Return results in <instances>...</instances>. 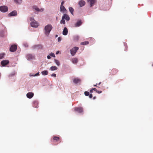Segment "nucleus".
Listing matches in <instances>:
<instances>
[{
    "label": "nucleus",
    "mask_w": 153,
    "mask_h": 153,
    "mask_svg": "<svg viewBox=\"0 0 153 153\" xmlns=\"http://www.w3.org/2000/svg\"><path fill=\"white\" fill-rule=\"evenodd\" d=\"M90 39L92 40H93L94 41V39L92 38H90Z\"/></svg>",
    "instance_id": "79ce46f5"
},
{
    "label": "nucleus",
    "mask_w": 153,
    "mask_h": 153,
    "mask_svg": "<svg viewBox=\"0 0 153 153\" xmlns=\"http://www.w3.org/2000/svg\"><path fill=\"white\" fill-rule=\"evenodd\" d=\"M39 75V72H38L37 73L35 74H30V76H37Z\"/></svg>",
    "instance_id": "c85d7f7f"
},
{
    "label": "nucleus",
    "mask_w": 153,
    "mask_h": 153,
    "mask_svg": "<svg viewBox=\"0 0 153 153\" xmlns=\"http://www.w3.org/2000/svg\"><path fill=\"white\" fill-rule=\"evenodd\" d=\"M79 37L78 36H75L74 37V40L75 41H77L79 39Z\"/></svg>",
    "instance_id": "2f4dec72"
},
{
    "label": "nucleus",
    "mask_w": 153,
    "mask_h": 153,
    "mask_svg": "<svg viewBox=\"0 0 153 153\" xmlns=\"http://www.w3.org/2000/svg\"><path fill=\"white\" fill-rule=\"evenodd\" d=\"M101 82H99V84H98V85H100L101 84Z\"/></svg>",
    "instance_id": "49530a36"
},
{
    "label": "nucleus",
    "mask_w": 153,
    "mask_h": 153,
    "mask_svg": "<svg viewBox=\"0 0 153 153\" xmlns=\"http://www.w3.org/2000/svg\"><path fill=\"white\" fill-rule=\"evenodd\" d=\"M60 23L61 24H65V21L64 20V17H62V19L60 21Z\"/></svg>",
    "instance_id": "c756f323"
},
{
    "label": "nucleus",
    "mask_w": 153,
    "mask_h": 153,
    "mask_svg": "<svg viewBox=\"0 0 153 153\" xmlns=\"http://www.w3.org/2000/svg\"><path fill=\"white\" fill-rule=\"evenodd\" d=\"M94 90V91H96L99 94H100L102 93L101 91H97V89L95 88H92L90 90V92L91 93L93 92V91Z\"/></svg>",
    "instance_id": "2eb2a0df"
},
{
    "label": "nucleus",
    "mask_w": 153,
    "mask_h": 153,
    "mask_svg": "<svg viewBox=\"0 0 153 153\" xmlns=\"http://www.w3.org/2000/svg\"><path fill=\"white\" fill-rule=\"evenodd\" d=\"M61 40V39L60 37H59L58 38V42H60Z\"/></svg>",
    "instance_id": "4c0bfd02"
},
{
    "label": "nucleus",
    "mask_w": 153,
    "mask_h": 153,
    "mask_svg": "<svg viewBox=\"0 0 153 153\" xmlns=\"http://www.w3.org/2000/svg\"><path fill=\"white\" fill-rule=\"evenodd\" d=\"M41 73L43 75H46L48 74V71H47L45 70L42 71Z\"/></svg>",
    "instance_id": "bb28decb"
},
{
    "label": "nucleus",
    "mask_w": 153,
    "mask_h": 153,
    "mask_svg": "<svg viewBox=\"0 0 153 153\" xmlns=\"http://www.w3.org/2000/svg\"><path fill=\"white\" fill-rule=\"evenodd\" d=\"M9 63V61L8 60H4L1 62V64L2 66H4L7 64Z\"/></svg>",
    "instance_id": "f8f14e48"
},
{
    "label": "nucleus",
    "mask_w": 153,
    "mask_h": 153,
    "mask_svg": "<svg viewBox=\"0 0 153 153\" xmlns=\"http://www.w3.org/2000/svg\"><path fill=\"white\" fill-rule=\"evenodd\" d=\"M33 106L35 108H37L38 107L36 105H38V102L37 101H35L33 102Z\"/></svg>",
    "instance_id": "cd10ccee"
},
{
    "label": "nucleus",
    "mask_w": 153,
    "mask_h": 153,
    "mask_svg": "<svg viewBox=\"0 0 153 153\" xmlns=\"http://www.w3.org/2000/svg\"><path fill=\"white\" fill-rule=\"evenodd\" d=\"M52 28V26L51 24H48L45 26L44 29L45 34L48 36Z\"/></svg>",
    "instance_id": "f257e3e1"
},
{
    "label": "nucleus",
    "mask_w": 153,
    "mask_h": 153,
    "mask_svg": "<svg viewBox=\"0 0 153 153\" xmlns=\"http://www.w3.org/2000/svg\"><path fill=\"white\" fill-rule=\"evenodd\" d=\"M89 42L88 41H85L82 42L81 43V44L83 45H85L88 44Z\"/></svg>",
    "instance_id": "7c9ffc66"
},
{
    "label": "nucleus",
    "mask_w": 153,
    "mask_h": 153,
    "mask_svg": "<svg viewBox=\"0 0 153 153\" xmlns=\"http://www.w3.org/2000/svg\"><path fill=\"white\" fill-rule=\"evenodd\" d=\"M59 52V51H57L56 53V54H58Z\"/></svg>",
    "instance_id": "a19ab883"
},
{
    "label": "nucleus",
    "mask_w": 153,
    "mask_h": 153,
    "mask_svg": "<svg viewBox=\"0 0 153 153\" xmlns=\"http://www.w3.org/2000/svg\"><path fill=\"white\" fill-rule=\"evenodd\" d=\"M62 17H64V19H65L67 21H69L70 20L69 17L66 14H64Z\"/></svg>",
    "instance_id": "aec40b11"
},
{
    "label": "nucleus",
    "mask_w": 153,
    "mask_h": 153,
    "mask_svg": "<svg viewBox=\"0 0 153 153\" xmlns=\"http://www.w3.org/2000/svg\"><path fill=\"white\" fill-rule=\"evenodd\" d=\"M27 59L29 60L33 59L34 58V55L31 54H28L26 56Z\"/></svg>",
    "instance_id": "39448f33"
},
{
    "label": "nucleus",
    "mask_w": 153,
    "mask_h": 153,
    "mask_svg": "<svg viewBox=\"0 0 153 153\" xmlns=\"http://www.w3.org/2000/svg\"><path fill=\"white\" fill-rule=\"evenodd\" d=\"M47 58L48 59H51V56H50H50H49V55H48V56H47Z\"/></svg>",
    "instance_id": "ea45409f"
},
{
    "label": "nucleus",
    "mask_w": 153,
    "mask_h": 153,
    "mask_svg": "<svg viewBox=\"0 0 153 153\" xmlns=\"http://www.w3.org/2000/svg\"><path fill=\"white\" fill-rule=\"evenodd\" d=\"M51 76H53L55 77H56V74H54V73L52 74H51Z\"/></svg>",
    "instance_id": "e433bc0d"
},
{
    "label": "nucleus",
    "mask_w": 153,
    "mask_h": 153,
    "mask_svg": "<svg viewBox=\"0 0 153 153\" xmlns=\"http://www.w3.org/2000/svg\"><path fill=\"white\" fill-rule=\"evenodd\" d=\"M73 82L75 84H77L81 82V80L78 78H76L74 79Z\"/></svg>",
    "instance_id": "ddd939ff"
},
{
    "label": "nucleus",
    "mask_w": 153,
    "mask_h": 153,
    "mask_svg": "<svg viewBox=\"0 0 153 153\" xmlns=\"http://www.w3.org/2000/svg\"><path fill=\"white\" fill-rule=\"evenodd\" d=\"M57 69V68L56 66H51L49 69L51 71L56 70Z\"/></svg>",
    "instance_id": "6ab92c4d"
},
{
    "label": "nucleus",
    "mask_w": 153,
    "mask_h": 153,
    "mask_svg": "<svg viewBox=\"0 0 153 153\" xmlns=\"http://www.w3.org/2000/svg\"><path fill=\"white\" fill-rule=\"evenodd\" d=\"M69 10L71 14L74 15L73 12H74V10L73 8L71 7H69Z\"/></svg>",
    "instance_id": "393cba45"
},
{
    "label": "nucleus",
    "mask_w": 153,
    "mask_h": 153,
    "mask_svg": "<svg viewBox=\"0 0 153 153\" xmlns=\"http://www.w3.org/2000/svg\"><path fill=\"white\" fill-rule=\"evenodd\" d=\"M74 110L80 113H82L83 111V109L81 107H75Z\"/></svg>",
    "instance_id": "6e6552de"
},
{
    "label": "nucleus",
    "mask_w": 153,
    "mask_h": 153,
    "mask_svg": "<svg viewBox=\"0 0 153 153\" xmlns=\"http://www.w3.org/2000/svg\"><path fill=\"white\" fill-rule=\"evenodd\" d=\"M79 4L80 7H82L85 5V2L83 0H81L79 2Z\"/></svg>",
    "instance_id": "dca6fc26"
},
{
    "label": "nucleus",
    "mask_w": 153,
    "mask_h": 153,
    "mask_svg": "<svg viewBox=\"0 0 153 153\" xmlns=\"http://www.w3.org/2000/svg\"><path fill=\"white\" fill-rule=\"evenodd\" d=\"M34 47L36 49H41L42 48V45L41 44L38 45H35Z\"/></svg>",
    "instance_id": "412c9836"
},
{
    "label": "nucleus",
    "mask_w": 153,
    "mask_h": 153,
    "mask_svg": "<svg viewBox=\"0 0 153 153\" xmlns=\"http://www.w3.org/2000/svg\"><path fill=\"white\" fill-rule=\"evenodd\" d=\"M58 36V35H56V36H55L56 37H57Z\"/></svg>",
    "instance_id": "c03bdc74"
},
{
    "label": "nucleus",
    "mask_w": 153,
    "mask_h": 153,
    "mask_svg": "<svg viewBox=\"0 0 153 153\" xmlns=\"http://www.w3.org/2000/svg\"><path fill=\"white\" fill-rule=\"evenodd\" d=\"M68 33V30L67 28L66 27H64L63 30L62 31V34L64 35H67Z\"/></svg>",
    "instance_id": "4468645a"
},
{
    "label": "nucleus",
    "mask_w": 153,
    "mask_h": 153,
    "mask_svg": "<svg viewBox=\"0 0 153 153\" xmlns=\"http://www.w3.org/2000/svg\"><path fill=\"white\" fill-rule=\"evenodd\" d=\"M8 10V7L5 6H2L0 7V10L3 13L7 12Z\"/></svg>",
    "instance_id": "20e7f679"
},
{
    "label": "nucleus",
    "mask_w": 153,
    "mask_h": 153,
    "mask_svg": "<svg viewBox=\"0 0 153 153\" xmlns=\"http://www.w3.org/2000/svg\"><path fill=\"white\" fill-rule=\"evenodd\" d=\"M17 14V11L16 10L12 11L8 14V16H16Z\"/></svg>",
    "instance_id": "1a4fd4ad"
},
{
    "label": "nucleus",
    "mask_w": 153,
    "mask_h": 153,
    "mask_svg": "<svg viewBox=\"0 0 153 153\" xmlns=\"http://www.w3.org/2000/svg\"><path fill=\"white\" fill-rule=\"evenodd\" d=\"M72 62L74 64H76L78 62V59L77 58H74L72 59Z\"/></svg>",
    "instance_id": "a211bd4d"
},
{
    "label": "nucleus",
    "mask_w": 153,
    "mask_h": 153,
    "mask_svg": "<svg viewBox=\"0 0 153 153\" xmlns=\"http://www.w3.org/2000/svg\"><path fill=\"white\" fill-rule=\"evenodd\" d=\"M16 74V72L15 71H13L11 72L9 75V76L10 77H12L14 76Z\"/></svg>",
    "instance_id": "4be33fe9"
},
{
    "label": "nucleus",
    "mask_w": 153,
    "mask_h": 153,
    "mask_svg": "<svg viewBox=\"0 0 153 153\" xmlns=\"http://www.w3.org/2000/svg\"><path fill=\"white\" fill-rule=\"evenodd\" d=\"M63 4H64V2L63 1H62L61 2V5H63Z\"/></svg>",
    "instance_id": "37998d69"
},
{
    "label": "nucleus",
    "mask_w": 153,
    "mask_h": 153,
    "mask_svg": "<svg viewBox=\"0 0 153 153\" xmlns=\"http://www.w3.org/2000/svg\"><path fill=\"white\" fill-rule=\"evenodd\" d=\"M16 4H20L22 3V0H14Z\"/></svg>",
    "instance_id": "a878e982"
},
{
    "label": "nucleus",
    "mask_w": 153,
    "mask_h": 153,
    "mask_svg": "<svg viewBox=\"0 0 153 153\" xmlns=\"http://www.w3.org/2000/svg\"><path fill=\"white\" fill-rule=\"evenodd\" d=\"M29 19L30 22V25L31 27L36 28L39 26V24L34 19L33 17H30Z\"/></svg>",
    "instance_id": "f03ea898"
},
{
    "label": "nucleus",
    "mask_w": 153,
    "mask_h": 153,
    "mask_svg": "<svg viewBox=\"0 0 153 153\" xmlns=\"http://www.w3.org/2000/svg\"><path fill=\"white\" fill-rule=\"evenodd\" d=\"M54 62L57 65L59 66L60 65V62L59 60L56 59H54Z\"/></svg>",
    "instance_id": "5701e85b"
},
{
    "label": "nucleus",
    "mask_w": 153,
    "mask_h": 153,
    "mask_svg": "<svg viewBox=\"0 0 153 153\" xmlns=\"http://www.w3.org/2000/svg\"><path fill=\"white\" fill-rule=\"evenodd\" d=\"M4 54L2 53H0V59H2L3 58Z\"/></svg>",
    "instance_id": "c9c22d12"
},
{
    "label": "nucleus",
    "mask_w": 153,
    "mask_h": 153,
    "mask_svg": "<svg viewBox=\"0 0 153 153\" xmlns=\"http://www.w3.org/2000/svg\"><path fill=\"white\" fill-rule=\"evenodd\" d=\"M84 94L86 96H88L89 95V92L88 91H85Z\"/></svg>",
    "instance_id": "72a5a7b5"
},
{
    "label": "nucleus",
    "mask_w": 153,
    "mask_h": 153,
    "mask_svg": "<svg viewBox=\"0 0 153 153\" xmlns=\"http://www.w3.org/2000/svg\"><path fill=\"white\" fill-rule=\"evenodd\" d=\"M95 98H96L95 97H94V98H93V99H94Z\"/></svg>",
    "instance_id": "de8ad7c7"
},
{
    "label": "nucleus",
    "mask_w": 153,
    "mask_h": 153,
    "mask_svg": "<svg viewBox=\"0 0 153 153\" xmlns=\"http://www.w3.org/2000/svg\"><path fill=\"white\" fill-rule=\"evenodd\" d=\"M60 11L61 12H64L66 10V9L64 7L63 5H61L60 7Z\"/></svg>",
    "instance_id": "b1692460"
},
{
    "label": "nucleus",
    "mask_w": 153,
    "mask_h": 153,
    "mask_svg": "<svg viewBox=\"0 0 153 153\" xmlns=\"http://www.w3.org/2000/svg\"><path fill=\"white\" fill-rule=\"evenodd\" d=\"M27 97L29 99L31 98L34 96V94L31 92L28 93L26 95Z\"/></svg>",
    "instance_id": "9b49d317"
},
{
    "label": "nucleus",
    "mask_w": 153,
    "mask_h": 153,
    "mask_svg": "<svg viewBox=\"0 0 153 153\" xmlns=\"http://www.w3.org/2000/svg\"><path fill=\"white\" fill-rule=\"evenodd\" d=\"M17 48L16 45H13L10 48V51L12 52H14L16 50Z\"/></svg>",
    "instance_id": "0eeeda50"
},
{
    "label": "nucleus",
    "mask_w": 153,
    "mask_h": 153,
    "mask_svg": "<svg viewBox=\"0 0 153 153\" xmlns=\"http://www.w3.org/2000/svg\"><path fill=\"white\" fill-rule=\"evenodd\" d=\"M97 84H96V85H94V86H97Z\"/></svg>",
    "instance_id": "a18cd8bd"
},
{
    "label": "nucleus",
    "mask_w": 153,
    "mask_h": 153,
    "mask_svg": "<svg viewBox=\"0 0 153 153\" xmlns=\"http://www.w3.org/2000/svg\"><path fill=\"white\" fill-rule=\"evenodd\" d=\"M79 48L76 47H75L70 50L71 54L72 56H74L77 50H78Z\"/></svg>",
    "instance_id": "7ed1b4c3"
},
{
    "label": "nucleus",
    "mask_w": 153,
    "mask_h": 153,
    "mask_svg": "<svg viewBox=\"0 0 153 153\" xmlns=\"http://www.w3.org/2000/svg\"><path fill=\"white\" fill-rule=\"evenodd\" d=\"M88 3L90 4L91 7L94 5L96 0H87Z\"/></svg>",
    "instance_id": "9d476101"
},
{
    "label": "nucleus",
    "mask_w": 153,
    "mask_h": 153,
    "mask_svg": "<svg viewBox=\"0 0 153 153\" xmlns=\"http://www.w3.org/2000/svg\"><path fill=\"white\" fill-rule=\"evenodd\" d=\"M50 56H52V57H55V55L54 54V53H51L50 54Z\"/></svg>",
    "instance_id": "f704fd0d"
},
{
    "label": "nucleus",
    "mask_w": 153,
    "mask_h": 153,
    "mask_svg": "<svg viewBox=\"0 0 153 153\" xmlns=\"http://www.w3.org/2000/svg\"><path fill=\"white\" fill-rule=\"evenodd\" d=\"M53 139L55 140H56V141H57L59 139V137H55L53 138Z\"/></svg>",
    "instance_id": "473e14b6"
},
{
    "label": "nucleus",
    "mask_w": 153,
    "mask_h": 153,
    "mask_svg": "<svg viewBox=\"0 0 153 153\" xmlns=\"http://www.w3.org/2000/svg\"><path fill=\"white\" fill-rule=\"evenodd\" d=\"M93 97L92 94H91L89 95V97L90 98H91Z\"/></svg>",
    "instance_id": "58836bf2"
},
{
    "label": "nucleus",
    "mask_w": 153,
    "mask_h": 153,
    "mask_svg": "<svg viewBox=\"0 0 153 153\" xmlns=\"http://www.w3.org/2000/svg\"><path fill=\"white\" fill-rule=\"evenodd\" d=\"M33 9L37 12H43L44 10V8H39L37 6H34L33 7Z\"/></svg>",
    "instance_id": "423d86ee"
},
{
    "label": "nucleus",
    "mask_w": 153,
    "mask_h": 153,
    "mask_svg": "<svg viewBox=\"0 0 153 153\" xmlns=\"http://www.w3.org/2000/svg\"><path fill=\"white\" fill-rule=\"evenodd\" d=\"M82 24V22L81 20L78 21L75 24V26L76 27H79Z\"/></svg>",
    "instance_id": "f3484780"
}]
</instances>
